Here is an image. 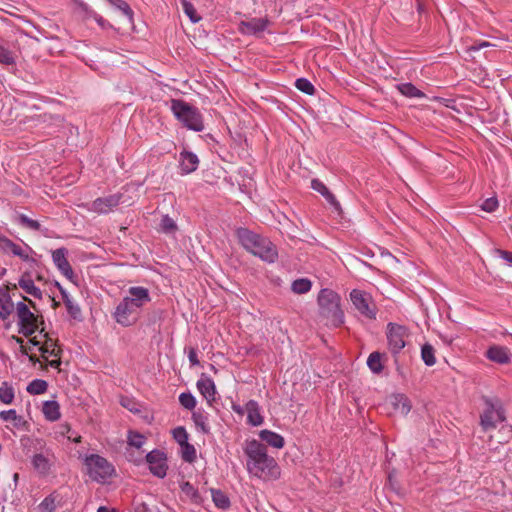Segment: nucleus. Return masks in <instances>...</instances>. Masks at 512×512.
<instances>
[{
	"instance_id": "f257e3e1",
	"label": "nucleus",
	"mask_w": 512,
	"mask_h": 512,
	"mask_svg": "<svg viewBox=\"0 0 512 512\" xmlns=\"http://www.w3.org/2000/svg\"><path fill=\"white\" fill-rule=\"evenodd\" d=\"M247 457L246 468L249 474L262 480H275L280 475L276 460L269 456L267 447L256 439L247 440L243 447Z\"/></svg>"
},
{
	"instance_id": "f03ea898",
	"label": "nucleus",
	"mask_w": 512,
	"mask_h": 512,
	"mask_svg": "<svg viewBox=\"0 0 512 512\" xmlns=\"http://www.w3.org/2000/svg\"><path fill=\"white\" fill-rule=\"evenodd\" d=\"M236 236L242 247L253 255L269 263L277 259L276 246L269 239L247 228H238Z\"/></svg>"
},
{
	"instance_id": "7ed1b4c3",
	"label": "nucleus",
	"mask_w": 512,
	"mask_h": 512,
	"mask_svg": "<svg viewBox=\"0 0 512 512\" xmlns=\"http://www.w3.org/2000/svg\"><path fill=\"white\" fill-rule=\"evenodd\" d=\"M340 296L331 289H322L318 294L320 315L332 326L338 327L344 322V313L340 308Z\"/></svg>"
},
{
	"instance_id": "20e7f679",
	"label": "nucleus",
	"mask_w": 512,
	"mask_h": 512,
	"mask_svg": "<svg viewBox=\"0 0 512 512\" xmlns=\"http://www.w3.org/2000/svg\"><path fill=\"white\" fill-rule=\"evenodd\" d=\"M171 111L177 120L188 129L196 132L204 130L202 115L196 107L183 100L173 99L171 100Z\"/></svg>"
},
{
	"instance_id": "39448f33",
	"label": "nucleus",
	"mask_w": 512,
	"mask_h": 512,
	"mask_svg": "<svg viewBox=\"0 0 512 512\" xmlns=\"http://www.w3.org/2000/svg\"><path fill=\"white\" fill-rule=\"evenodd\" d=\"M485 408L480 415V425L484 431L493 430L505 420L502 405L498 399L483 397Z\"/></svg>"
},
{
	"instance_id": "423d86ee",
	"label": "nucleus",
	"mask_w": 512,
	"mask_h": 512,
	"mask_svg": "<svg viewBox=\"0 0 512 512\" xmlns=\"http://www.w3.org/2000/svg\"><path fill=\"white\" fill-rule=\"evenodd\" d=\"M85 464L90 478L99 483H105L114 473L112 464L97 454L87 456Z\"/></svg>"
},
{
	"instance_id": "0eeeda50",
	"label": "nucleus",
	"mask_w": 512,
	"mask_h": 512,
	"mask_svg": "<svg viewBox=\"0 0 512 512\" xmlns=\"http://www.w3.org/2000/svg\"><path fill=\"white\" fill-rule=\"evenodd\" d=\"M350 299L355 309L364 317L376 319V306L369 294L354 289L350 293Z\"/></svg>"
},
{
	"instance_id": "6e6552de",
	"label": "nucleus",
	"mask_w": 512,
	"mask_h": 512,
	"mask_svg": "<svg viewBox=\"0 0 512 512\" xmlns=\"http://www.w3.org/2000/svg\"><path fill=\"white\" fill-rule=\"evenodd\" d=\"M16 313L18 317V324L20 326L19 333L28 337L37 330V316L30 311L29 307L24 302L16 304Z\"/></svg>"
},
{
	"instance_id": "1a4fd4ad",
	"label": "nucleus",
	"mask_w": 512,
	"mask_h": 512,
	"mask_svg": "<svg viewBox=\"0 0 512 512\" xmlns=\"http://www.w3.org/2000/svg\"><path fill=\"white\" fill-rule=\"evenodd\" d=\"M387 340L389 349L393 354L399 353L405 347V338L408 336V330L405 326L388 323L387 324Z\"/></svg>"
},
{
	"instance_id": "9d476101",
	"label": "nucleus",
	"mask_w": 512,
	"mask_h": 512,
	"mask_svg": "<svg viewBox=\"0 0 512 512\" xmlns=\"http://www.w3.org/2000/svg\"><path fill=\"white\" fill-rule=\"evenodd\" d=\"M146 461L149 465L150 472L154 476L164 478L167 475V457L163 451L158 449L150 451L146 455Z\"/></svg>"
},
{
	"instance_id": "9b49d317",
	"label": "nucleus",
	"mask_w": 512,
	"mask_h": 512,
	"mask_svg": "<svg viewBox=\"0 0 512 512\" xmlns=\"http://www.w3.org/2000/svg\"><path fill=\"white\" fill-rule=\"evenodd\" d=\"M121 199L120 193L99 197L91 203L89 210L98 214H107L120 204Z\"/></svg>"
},
{
	"instance_id": "f8f14e48",
	"label": "nucleus",
	"mask_w": 512,
	"mask_h": 512,
	"mask_svg": "<svg viewBox=\"0 0 512 512\" xmlns=\"http://www.w3.org/2000/svg\"><path fill=\"white\" fill-rule=\"evenodd\" d=\"M67 249L64 247L58 248L52 252V260L58 270L69 280H73L74 272L67 260Z\"/></svg>"
},
{
	"instance_id": "ddd939ff",
	"label": "nucleus",
	"mask_w": 512,
	"mask_h": 512,
	"mask_svg": "<svg viewBox=\"0 0 512 512\" xmlns=\"http://www.w3.org/2000/svg\"><path fill=\"white\" fill-rule=\"evenodd\" d=\"M269 24L266 18H251L246 21H241L239 24V30L243 34L256 35L263 32Z\"/></svg>"
},
{
	"instance_id": "4468645a",
	"label": "nucleus",
	"mask_w": 512,
	"mask_h": 512,
	"mask_svg": "<svg viewBox=\"0 0 512 512\" xmlns=\"http://www.w3.org/2000/svg\"><path fill=\"white\" fill-rule=\"evenodd\" d=\"M311 188L319 192L326 199V201L330 204V206L333 208L335 212H337L339 215L342 213L340 203L322 181H320L319 179H313L311 181Z\"/></svg>"
},
{
	"instance_id": "2eb2a0df",
	"label": "nucleus",
	"mask_w": 512,
	"mask_h": 512,
	"mask_svg": "<svg viewBox=\"0 0 512 512\" xmlns=\"http://www.w3.org/2000/svg\"><path fill=\"white\" fill-rule=\"evenodd\" d=\"M136 312L137 311L130 307L127 301L123 299L117 305L114 312V317L119 324L123 326H129L132 324L131 316Z\"/></svg>"
},
{
	"instance_id": "dca6fc26",
	"label": "nucleus",
	"mask_w": 512,
	"mask_h": 512,
	"mask_svg": "<svg viewBox=\"0 0 512 512\" xmlns=\"http://www.w3.org/2000/svg\"><path fill=\"white\" fill-rule=\"evenodd\" d=\"M179 162L182 174H189L194 172L199 165L198 156L186 150H183L180 153Z\"/></svg>"
},
{
	"instance_id": "f3484780",
	"label": "nucleus",
	"mask_w": 512,
	"mask_h": 512,
	"mask_svg": "<svg viewBox=\"0 0 512 512\" xmlns=\"http://www.w3.org/2000/svg\"><path fill=\"white\" fill-rule=\"evenodd\" d=\"M486 357L498 364H508L511 361V353L508 348L494 345L486 352Z\"/></svg>"
},
{
	"instance_id": "a211bd4d",
	"label": "nucleus",
	"mask_w": 512,
	"mask_h": 512,
	"mask_svg": "<svg viewBox=\"0 0 512 512\" xmlns=\"http://www.w3.org/2000/svg\"><path fill=\"white\" fill-rule=\"evenodd\" d=\"M197 388L208 403L215 400V383L210 377L202 375V377L197 381Z\"/></svg>"
},
{
	"instance_id": "6ab92c4d",
	"label": "nucleus",
	"mask_w": 512,
	"mask_h": 512,
	"mask_svg": "<svg viewBox=\"0 0 512 512\" xmlns=\"http://www.w3.org/2000/svg\"><path fill=\"white\" fill-rule=\"evenodd\" d=\"M259 437L262 441L266 442L273 448L281 449L284 447V438L276 432L264 429L259 432Z\"/></svg>"
},
{
	"instance_id": "aec40b11",
	"label": "nucleus",
	"mask_w": 512,
	"mask_h": 512,
	"mask_svg": "<svg viewBox=\"0 0 512 512\" xmlns=\"http://www.w3.org/2000/svg\"><path fill=\"white\" fill-rule=\"evenodd\" d=\"M247 422L252 426H259L263 423L260 408L256 401L250 400L246 404Z\"/></svg>"
},
{
	"instance_id": "412c9836",
	"label": "nucleus",
	"mask_w": 512,
	"mask_h": 512,
	"mask_svg": "<svg viewBox=\"0 0 512 512\" xmlns=\"http://www.w3.org/2000/svg\"><path fill=\"white\" fill-rule=\"evenodd\" d=\"M0 250L6 253H12L15 256H18L24 260L28 258L27 255L24 254L23 249L14 243L12 240L5 236L0 235Z\"/></svg>"
},
{
	"instance_id": "4be33fe9",
	"label": "nucleus",
	"mask_w": 512,
	"mask_h": 512,
	"mask_svg": "<svg viewBox=\"0 0 512 512\" xmlns=\"http://www.w3.org/2000/svg\"><path fill=\"white\" fill-rule=\"evenodd\" d=\"M14 304L9 293L0 288V319L6 320L12 313Z\"/></svg>"
},
{
	"instance_id": "5701e85b",
	"label": "nucleus",
	"mask_w": 512,
	"mask_h": 512,
	"mask_svg": "<svg viewBox=\"0 0 512 512\" xmlns=\"http://www.w3.org/2000/svg\"><path fill=\"white\" fill-rule=\"evenodd\" d=\"M72 9L76 15L80 16L84 20L92 18L96 13L87 3L82 0H73Z\"/></svg>"
},
{
	"instance_id": "b1692460",
	"label": "nucleus",
	"mask_w": 512,
	"mask_h": 512,
	"mask_svg": "<svg viewBox=\"0 0 512 512\" xmlns=\"http://www.w3.org/2000/svg\"><path fill=\"white\" fill-rule=\"evenodd\" d=\"M128 295L143 305H146L151 301L149 290L142 286L130 287L128 289Z\"/></svg>"
},
{
	"instance_id": "393cba45",
	"label": "nucleus",
	"mask_w": 512,
	"mask_h": 512,
	"mask_svg": "<svg viewBox=\"0 0 512 512\" xmlns=\"http://www.w3.org/2000/svg\"><path fill=\"white\" fill-rule=\"evenodd\" d=\"M32 465L42 475L48 474L51 468L50 460L42 453H37L33 456Z\"/></svg>"
},
{
	"instance_id": "a878e982",
	"label": "nucleus",
	"mask_w": 512,
	"mask_h": 512,
	"mask_svg": "<svg viewBox=\"0 0 512 512\" xmlns=\"http://www.w3.org/2000/svg\"><path fill=\"white\" fill-rule=\"evenodd\" d=\"M42 412L49 421H56L60 418V406L56 401H45Z\"/></svg>"
},
{
	"instance_id": "bb28decb",
	"label": "nucleus",
	"mask_w": 512,
	"mask_h": 512,
	"mask_svg": "<svg viewBox=\"0 0 512 512\" xmlns=\"http://www.w3.org/2000/svg\"><path fill=\"white\" fill-rule=\"evenodd\" d=\"M193 422L196 428L204 434L210 432V426L208 424V414L204 411L198 410L192 414Z\"/></svg>"
},
{
	"instance_id": "cd10ccee",
	"label": "nucleus",
	"mask_w": 512,
	"mask_h": 512,
	"mask_svg": "<svg viewBox=\"0 0 512 512\" xmlns=\"http://www.w3.org/2000/svg\"><path fill=\"white\" fill-rule=\"evenodd\" d=\"M18 284L27 294H30L33 297L38 298V299L42 298L41 290L35 286L32 279L26 278L25 276H23L20 278Z\"/></svg>"
},
{
	"instance_id": "c85d7f7f",
	"label": "nucleus",
	"mask_w": 512,
	"mask_h": 512,
	"mask_svg": "<svg viewBox=\"0 0 512 512\" xmlns=\"http://www.w3.org/2000/svg\"><path fill=\"white\" fill-rule=\"evenodd\" d=\"M382 357L383 354L374 351L367 359V366L374 374H380L383 371Z\"/></svg>"
},
{
	"instance_id": "c756f323",
	"label": "nucleus",
	"mask_w": 512,
	"mask_h": 512,
	"mask_svg": "<svg viewBox=\"0 0 512 512\" xmlns=\"http://www.w3.org/2000/svg\"><path fill=\"white\" fill-rule=\"evenodd\" d=\"M397 89L402 95L408 98H422L425 96V94L412 83L399 84L397 85Z\"/></svg>"
},
{
	"instance_id": "7c9ffc66",
	"label": "nucleus",
	"mask_w": 512,
	"mask_h": 512,
	"mask_svg": "<svg viewBox=\"0 0 512 512\" xmlns=\"http://www.w3.org/2000/svg\"><path fill=\"white\" fill-rule=\"evenodd\" d=\"M181 491L195 504H201L203 502V498L198 492V490L190 483L183 482L181 484Z\"/></svg>"
},
{
	"instance_id": "2f4dec72",
	"label": "nucleus",
	"mask_w": 512,
	"mask_h": 512,
	"mask_svg": "<svg viewBox=\"0 0 512 512\" xmlns=\"http://www.w3.org/2000/svg\"><path fill=\"white\" fill-rule=\"evenodd\" d=\"M211 494L212 500L217 508L225 510L230 507V499L224 492L218 489H211Z\"/></svg>"
},
{
	"instance_id": "473e14b6",
	"label": "nucleus",
	"mask_w": 512,
	"mask_h": 512,
	"mask_svg": "<svg viewBox=\"0 0 512 512\" xmlns=\"http://www.w3.org/2000/svg\"><path fill=\"white\" fill-rule=\"evenodd\" d=\"M394 407L402 415H407L411 410L410 400L403 394H398L394 397Z\"/></svg>"
},
{
	"instance_id": "72a5a7b5",
	"label": "nucleus",
	"mask_w": 512,
	"mask_h": 512,
	"mask_svg": "<svg viewBox=\"0 0 512 512\" xmlns=\"http://www.w3.org/2000/svg\"><path fill=\"white\" fill-rule=\"evenodd\" d=\"M421 358L427 366H433L436 363L435 349L431 344L425 343L422 345Z\"/></svg>"
},
{
	"instance_id": "f704fd0d",
	"label": "nucleus",
	"mask_w": 512,
	"mask_h": 512,
	"mask_svg": "<svg viewBox=\"0 0 512 512\" xmlns=\"http://www.w3.org/2000/svg\"><path fill=\"white\" fill-rule=\"evenodd\" d=\"M47 388L48 383L45 380L35 379L28 384L26 391L31 395H39L45 393Z\"/></svg>"
},
{
	"instance_id": "c9c22d12",
	"label": "nucleus",
	"mask_w": 512,
	"mask_h": 512,
	"mask_svg": "<svg viewBox=\"0 0 512 512\" xmlns=\"http://www.w3.org/2000/svg\"><path fill=\"white\" fill-rule=\"evenodd\" d=\"M15 392L8 382H3L0 386V401L4 404H11L14 401Z\"/></svg>"
},
{
	"instance_id": "e433bc0d",
	"label": "nucleus",
	"mask_w": 512,
	"mask_h": 512,
	"mask_svg": "<svg viewBox=\"0 0 512 512\" xmlns=\"http://www.w3.org/2000/svg\"><path fill=\"white\" fill-rule=\"evenodd\" d=\"M0 419L3 421H12L13 425L17 428L21 427V425L24 423L23 417L18 415L14 409L1 411Z\"/></svg>"
},
{
	"instance_id": "4c0bfd02",
	"label": "nucleus",
	"mask_w": 512,
	"mask_h": 512,
	"mask_svg": "<svg viewBox=\"0 0 512 512\" xmlns=\"http://www.w3.org/2000/svg\"><path fill=\"white\" fill-rule=\"evenodd\" d=\"M312 283L307 278H300L294 280L291 285V289L296 294H305L310 291Z\"/></svg>"
},
{
	"instance_id": "58836bf2",
	"label": "nucleus",
	"mask_w": 512,
	"mask_h": 512,
	"mask_svg": "<svg viewBox=\"0 0 512 512\" xmlns=\"http://www.w3.org/2000/svg\"><path fill=\"white\" fill-rule=\"evenodd\" d=\"M111 5L120 10L128 19L129 23H133V10L124 0H107Z\"/></svg>"
},
{
	"instance_id": "ea45409f",
	"label": "nucleus",
	"mask_w": 512,
	"mask_h": 512,
	"mask_svg": "<svg viewBox=\"0 0 512 512\" xmlns=\"http://www.w3.org/2000/svg\"><path fill=\"white\" fill-rule=\"evenodd\" d=\"M17 222L29 229V230H33V231H40L41 230V224L37 221V220H33L31 218H29L27 215L25 214H18L17 215Z\"/></svg>"
},
{
	"instance_id": "a19ab883",
	"label": "nucleus",
	"mask_w": 512,
	"mask_h": 512,
	"mask_svg": "<svg viewBox=\"0 0 512 512\" xmlns=\"http://www.w3.org/2000/svg\"><path fill=\"white\" fill-rule=\"evenodd\" d=\"M184 13L189 17L191 22L197 23L201 20V17L197 14L194 5L188 0H179Z\"/></svg>"
},
{
	"instance_id": "79ce46f5",
	"label": "nucleus",
	"mask_w": 512,
	"mask_h": 512,
	"mask_svg": "<svg viewBox=\"0 0 512 512\" xmlns=\"http://www.w3.org/2000/svg\"><path fill=\"white\" fill-rule=\"evenodd\" d=\"M178 229L176 222L168 215H163L160 221V230L166 234L175 233Z\"/></svg>"
},
{
	"instance_id": "37998d69",
	"label": "nucleus",
	"mask_w": 512,
	"mask_h": 512,
	"mask_svg": "<svg viewBox=\"0 0 512 512\" xmlns=\"http://www.w3.org/2000/svg\"><path fill=\"white\" fill-rule=\"evenodd\" d=\"M56 498L55 493L45 497L38 506L39 512H53L56 509Z\"/></svg>"
},
{
	"instance_id": "c03bdc74",
	"label": "nucleus",
	"mask_w": 512,
	"mask_h": 512,
	"mask_svg": "<svg viewBox=\"0 0 512 512\" xmlns=\"http://www.w3.org/2000/svg\"><path fill=\"white\" fill-rule=\"evenodd\" d=\"M45 342L40 347V352L42 353V356L45 357L46 354H49L50 356H59V352L55 350L56 343L52 338H50L47 334H45Z\"/></svg>"
},
{
	"instance_id": "a18cd8bd",
	"label": "nucleus",
	"mask_w": 512,
	"mask_h": 512,
	"mask_svg": "<svg viewBox=\"0 0 512 512\" xmlns=\"http://www.w3.org/2000/svg\"><path fill=\"white\" fill-rule=\"evenodd\" d=\"M180 447H181L182 459L185 462H188V463L194 462L195 459H196V449H195V447L192 444H190L189 442H187L186 444L181 445Z\"/></svg>"
},
{
	"instance_id": "49530a36",
	"label": "nucleus",
	"mask_w": 512,
	"mask_h": 512,
	"mask_svg": "<svg viewBox=\"0 0 512 512\" xmlns=\"http://www.w3.org/2000/svg\"><path fill=\"white\" fill-rule=\"evenodd\" d=\"M0 64L7 66L16 64L15 54L11 50L5 48L2 45H0Z\"/></svg>"
},
{
	"instance_id": "de8ad7c7",
	"label": "nucleus",
	"mask_w": 512,
	"mask_h": 512,
	"mask_svg": "<svg viewBox=\"0 0 512 512\" xmlns=\"http://www.w3.org/2000/svg\"><path fill=\"white\" fill-rule=\"evenodd\" d=\"M295 87L307 94V95H313L315 93V88L313 84L306 78H299L295 81Z\"/></svg>"
},
{
	"instance_id": "09e8293b",
	"label": "nucleus",
	"mask_w": 512,
	"mask_h": 512,
	"mask_svg": "<svg viewBox=\"0 0 512 512\" xmlns=\"http://www.w3.org/2000/svg\"><path fill=\"white\" fill-rule=\"evenodd\" d=\"M179 402L187 410H193L196 406V399L189 392L181 393L179 395Z\"/></svg>"
},
{
	"instance_id": "8fccbe9b",
	"label": "nucleus",
	"mask_w": 512,
	"mask_h": 512,
	"mask_svg": "<svg viewBox=\"0 0 512 512\" xmlns=\"http://www.w3.org/2000/svg\"><path fill=\"white\" fill-rule=\"evenodd\" d=\"M173 438L181 446L188 442L189 436L186 429L182 426H179L173 430Z\"/></svg>"
},
{
	"instance_id": "3c124183",
	"label": "nucleus",
	"mask_w": 512,
	"mask_h": 512,
	"mask_svg": "<svg viewBox=\"0 0 512 512\" xmlns=\"http://www.w3.org/2000/svg\"><path fill=\"white\" fill-rule=\"evenodd\" d=\"M498 206L499 203L496 197L487 198L480 205L481 209L488 213L494 212L498 208Z\"/></svg>"
},
{
	"instance_id": "603ef678",
	"label": "nucleus",
	"mask_w": 512,
	"mask_h": 512,
	"mask_svg": "<svg viewBox=\"0 0 512 512\" xmlns=\"http://www.w3.org/2000/svg\"><path fill=\"white\" fill-rule=\"evenodd\" d=\"M145 441H146L145 437L139 433H130L129 434V437H128L129 445H131L137 449L141 448L144 445Z\"/></svg>"
},
{
	"instance_id": "864d4df0",
	"label": "nucleus",
	"mask_w": 512,
	"mask_h": 512,
	"mask_svg": "<svg viewBox=\"0 0 512 512\" xmlns=\"http://www.w3.org/2000/svg\"><path fill=\"white\" fill-rule=\"evenodd\" d=\"M67 312L74 318L77 319L81 315V309L78 304L74 303L73 300L66 301Z\"/></svg>"
},
{
	"instance_id": "5fc2aeb1",
	"label": "nucleus",
	"mask_w": 512,
	"mask_h": 512,
	"mask_svg": "<svg viewBox=\"0 0 512 512\" xmlns=\"http://www.w3.org/2000/svg\"><path fill=\"white\" fill-rule=\"evenodd\" d=\"M495 45L488 41L475 40L471 46L468 47V51L476 52L483 48L494 47Z\"/></svg>"
},
{
	"instance_id": "6e6d98bb",
	"label": "nucleus",
	"mask_w": 512,
	"mask_h": 512,
	"mask_svg": "<svg viewBox=\"0 0 512 512\" xmlns=\"http://www.w3.org/2000/svg\"><path fill=\"white\" fill-rule=\"evenodd\" d=\"M121 404H122L123 407L127 408L131 412H138L139 411V409L136 407L137 403L134 402L133 400L129 399V398H123L121 400Z\"/></svg>"
},
{
	"instance_id": "4d7b16f0",
	"label": "nucleus",
	"mask_w": 512,
	"mask_h": 512,
	"mask_svg": "<svg viewBox=\"0 0 512 512\" xmlns=\"http://www.w3.org/2000/svg\"><path fill=\"white\" fill-rule=\"evenodd\" d=\"M188 359H189V362L191 364V366H197L199 365V359H198V356H197V351L195 348L191 347L189 348L188 350Z\"/></svg>"
},
{
	"instance_id": "13d9d810",
	"label": "nucleus",
	"mask_w": 512,
	"mask_h": 512,
	"mask_svg": "<svg viewBox=\"0 0 512 512\" xmlns=\"http://www.w3.org/2000/svg\"><path fill=\"white\" fill-rule=\"evenodd\" d=\"M92 19H94L97 22V24L103 29L112 27V25L108 21H106L102 16H100L97 13H95V16H93Z\"/></svg>"
},
{
	"instance_id": "bf43d9fd",
	"label": "nucleus",
	"mask_w": 512,
	"mask_h": 512,
	"mask_svg": "<svg viewBox=\"0 0 512 512\" xmlns=\"http://www.w3.org/2000/svg\"><path fill=\"white\" fill-rule=\"evenodd\" d=\"M496 253L503 259L505 260L507 263H509L510 265H512V252H509V251H505V250H501V249H497L496 250Z\"/></svg>"
},
{
	"instance_id": "052dcab7",
	"label": "nucleus",
	"mask_w": 512,
	"mask_h": 512,
	"mask_svg": "<svg viewBox=\"0 0 512 512\" xmlns=\"http://www.w3.org/2000/svg\"><path fill=\"white\" fill-rule=\"evenodd\" d=\"M124 300L127 301V303L130 305V307H132L134 310H138L140 309L141 307H143L144 305L141 304V303H138V301H135L131 296H126L124 297Z\"/></svg>"
},
{
	"instance_id": "680f3d73",
	"label": "nucleus",
	"mask_w": 512,
	"mask_h": 512,
	"mask_svg": "<svg viewBox=\"0 0 512 512\" xmlns=\"http://www.w3.org/2000/svg\"><path fill=\"white\" fill-rule=\"evenodd\" d=\"M56 287L59 289L60 293H61V296H62V299L64 301V304H66V301L67 300H72L69 296V294L67 293V291L60 285V283L56 282Z\"/></svg>"
},
{
	"instance_id": "e2e57ef3",
	"label": "nucleus",
	"mask_w": 512,
	"mask_h": 512,
	"mask_svg": "<svg viewBox=\"0 0 512 512\" xmlns=\"http://www.w3.org/2000/svg\"><path fill=\"white\" fill-rule=\"evenodd\" d=\"M48 364L53 368H58L61 364V361H60V359H55V360L48 361Z\"/></svg>"
},
{
	"instance_id": "0e129e2a",
	"label": "nucleus",
	"mask_w": 512,
	"mask_h": 512,
	"mask_svg": "<svg viewBox=\"0 0 512 512\" xmlns=\"http://www.w3.org/2000/svg\"><path fill=\"white\" fill-rule=\"evenodd\" d=\"M97 512H115V510H110L109 508L105 507V506H100L98 509H97Z\"/></svg>"
},
{
	"instance_id": "69168bd1",
	"label": "nucleus",
	"mask_w": 512,
	"mask_h": 512,
	"mask_svg": "<svg viewBox=\"0 0 512 512\" xmlns=\"http://www.w3.org/2000/svg\"><path fill=\"white\" fill-rule=\"evenodd\" d=\"M29 342L33 345V346H38L40 344V342L36 339V337H33L29 340Z\"/></svg>"
},
{
	"instance_id": "338daca9",
	"label": "nucleus",
	"mask_w": 512,
	"mask_h": 512,
	"mask_svg": "<svg viewBox=\"0 0 512 512\" xmlns=\"http://www.w3.org/2000/svg\"><path fill=\"white\" fill-rule=\"evenodd\" d=\"M29 360L33 363H36L39 361V359L35 355H30Z\"/></svg>"
},
{
	"instance_id": "774afa93",
	"label": "nucleus",
	"mask_w": 512,
	"mask_h": 512,
	"mask_svg": "<svg viewBox=\"0 0 512 512\" xmlns=\"http://www.w3.org/2000/svg\"><path fill=\"white\" fill-rule=\"evenodd\" d=\"M21 351L23 354H28V348H26L25 346H21Z\"/></svg>"
}]
</instances>
